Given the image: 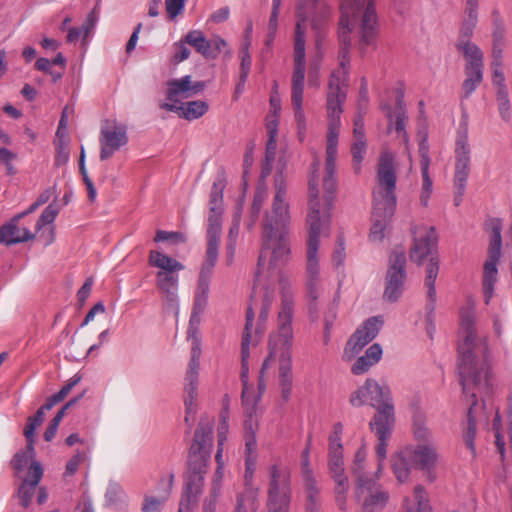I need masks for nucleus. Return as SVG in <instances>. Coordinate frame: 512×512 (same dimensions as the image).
Returning a JSON list of instances; mask_svg holds the SVG:
<instances>
[{
    "mask_svg": "<svg viewBox=\"0 0 512 512\" xmlns=\"http://www.w3.org/2000/svg\"><path fill=\"white\" fill-rule=\"evenodd\" d=\"M340 20L338 24V37L340 49L338 54L339 67L334 70L329 78L327 93L328 132L325 169L322 179L324 189V203L321 204L318 197L319 167L318 161L312 164L309 178V211L307 215L308 240H307V265L306 287L310 300L309 309H316L318 299L319 281V238L329 226V210L336 191V156L338 135L341 126L342 104L346 99V87L349 74V51L352 45L351 35L356 29L360 36L359 48L363 52L371 45L377 34V15L374 0H339Z\"/></svg>",
    "mask_w": 512,
    "mask_h": 512,
    "instance_id": "obj_1",
    "label": "nucleus"
},
{
    "mask_svg": "<svg viewBox=\"0 0 512 512\" xmlns=\"http://www.w3.org/2000/svg\"><path fill=\"white\" fill-rule=\"evenodd\" d=\"M271 209L267 210L262 222V248L258 258L257 282L264 277L275 278L279 283L281 303L277 314V327L269 336V354L263 361L258 387L265 389V371L279 357V381L281 395L285 401L292 393V345L294 317V291L290 280L282 273L290 257L291 217L287 202V187L274 186Z\"/></svg>",
    "mask_w": 512,
    "mask_h": 512,
    "instance_id": "obj_2",
    "label": "nucleus"
},
{
    "mask_svg": "<svg viewBox=\"0 0 512 512\" xmlns=\"http://www.w3.org/2000/svg\"><path fill=\"white\" fill-rule=\"evenodd\" d=\"M459 375L462 389L470 408L467 414V429L464 433L466 446L474 453L476 422L472 415L477 404L476 393H488L491 382L490 351L486 337H478L475 327V305L473 302L460 309Z\"/></svg>",
    "mask_w": 512,
    "mask_h": 512,
    "instance_id": "obj_3",
    "label": "nucleus"
},
{
    "mask_svg": "<svg viewBox=\"0 0 512 512\" xmlns=\"http://www.w3.org/2000/svg\"><path fill=\"white\" fill-rule=\"evenodd\" d=\"M331 14L330 6L324 0H300L294 38L293 74L291 80V103L299 132L305 130V113L302 109L306 72L305 29L311 21L313 29H318Z\"/></svg>",
    "mask_w": 512,
    "mask_h": 512,
    "instance_id": "obj_4",
    "label": "nucleus"
},
{
    "mask_svg": "<svg viewBox=\"0 0 512 512\" xmlns=\"http://www.w3.org/2000/svg\"><path fill=\"white\" fill-rule=\"evenodd\" d=\"M218 258L205 257L202 263L197 286L194 292L193 310L191 313L188 339L192 341L191 358L184 379V405L185 422L191 426L195 421L196 399L198 396L199 358L201 354L200 343L196 337L200 314L204 311L209 294L210 281L213 269Z\"/></svg>",
    "mask_w": 512,
    "mask_h": 512,
    "instance_id": "obj_5",
    "label": "nucleus"
},
{
    "mask_svg": "<svg viewBox=\"0 0 512 512\" xmlns=\"http://www.w3.org/2000/svg\"><path fill=\"white\" fill-rule=\"evenodd\" d=\"M411 432L414 444L406 445V454L409 455L411 466L420 471L428 483H433L439 477L443 457L422 413L413 415Z\"/></svg>",
    "mask_w": 512,
    "mask_h": 512,
    "instance_id": "obj_6",
    "label": "nucleus"
},
{
    "mask_svg": "<svg viewBox=\"0 0 512 512\" xmlns=\"http://www.w3.org/2000/svg\"><path fill=\"white\" fill-rule=\"evenodd\" d=\"M412 233L413 246L410 250V259L417 264H422V262L429 257V262L426 266L425 286L427 288L426 311L430 315L435 309V281L439 272V261L434 255L437 244V234L434 227L425 225L415 226Z\"/></svg>",
    "mask_w": 512,
    "mask_h": 512,
    "instance_id": "obj_7",
    "label": "nucleus"
},
{
    "mask_svg": "<svg viewBox=\"0 0 512 512\" xmlns=\"http://www.w3.org/2000/svg\"><path fill=\"white\" fill-rule=\"evenodd\" d=\"M365 460L366 452L359 449L351 468L356 478L355 496L362 501L361 512H378L388 503L389 494L377 483V477L366 470Z\"/></svg>",
    "mask_w": 512,
    "mask_h": 512,
    "instance_id": "obj_8",
    "label": "nucleus"
},
{
    "mask_svg": "<svg viewBox=\"0 0 512 512\" xmlns=\"http://www.w3.org/2000/svg\"><path fill=\"white\" fill-rule=\"evenodd\" d=\"M150 266L158 268L156 273V287L160 293L163 305L178 310L179 272L185 266L175 258L158 250H151L148 256Z\"/></svg>",
    "mask_w": 512,
    "mask_h": 512,
    "instance_id": "obj_9",
    "label": "nucleus"
},
{
    "mask_svg": "<svg viewBox=\"0 0 512 512\" xmlns=\"http://www.w3.org/2000/svg\"><path fill=\"white\" fill-rule=\"evenodd\" d=\"M274 294L265 292L262 298L261 309L259 313V322L255 330V337L262 335L266 329V322L268 320V316L273 304ZM253 318L254 312L251 306L247 308L246 311V324L242 337V345H241V362H242V371H241V379L243 382V390H242V402L244 406H249L251 404V411L254 410V403L250 401V393L247 386V373H248V359H249V346L252 342H256L257 339L252 336V326H253Z\"/></svg>",
    "mask_w": 512,
    "mask_h": 512,
    "instance_id": "obj_10",
    "label": "nucleus"
},
{
    "mask_svg": "<svg viewBox=\"0 0 512 512\" xmlns=\"http://www.w3.org/2000/svg\"><path fill=\"white\" fill-rule=\"evenodd\" d=\"M396 182L397 173L394 166V156L390 151L385 150L378 160L376 184L373 188V203L385 205V209L389 213L396 210Z\"/></svg>",
    "mask_w": 512,
    "mask_h": 512,
    "instance_id": "obj_11",
    "label": "nucleus"
},
{
    "mask_svg": "<svg viewBox=\"0 0 512 512\" xmlns=\"http://www.w3.org/2000/svg\"><path fill=\"white\" fill-rule=\"evenodd\" d=\"M486 227L490 233V237L488 247V258L483 266L482 286L485 303L489 304L490 300L493 297L494 286L497 282V264L501 257L502 221L498 218L489 219L486 223Z\"/></svg>",
    "mask_w": 512,
    "mask_h": 512,
    "instance_id": "obj_12",
    "label": "nucleus"
},
{
    "mask_svg": "<svg viewBox=\"0 0 512 512\" xmlns=\"http://www.w3.org/2000/svg\"><path fill=\"white\" fill-rule=\"evenodd\" d=\"M225 179L219 175L214 181L209 201V216L207 227V247L205 257L218 258L219 240L223 213V189Z\"/></svg>",
    "mask_w": 512,
    "mask_h": 512,
    "instance_id": "obj_13",
    "label": "nucleus"
},
{
    "mask_svg": "<svg viewBox=\"0 0 512 512\" xmlns=\"http://www.w3.org/2000/svg\"><path fill=\"white\" fill-rule=\"evenodd\" d=\"M290 470L286 466L273 464L267 490L268 512H289L291 502Z\"/></svg>",
    "mask_w": 512,
    "mask_h": 512,
    "instance_id": "obj_14",
    "label": "nucleus"
},
{
    "mask_svg": "<svg viewBox=\"0 0 512 512\" xmlns=\"http://www.w3.org/2000/svg\"><path fill=\"white\" fill-rule=\"evenodd\" d=\"M406 282V255L395 249L390 257L385 277L384 300L396 302L403 294Z\"/></svg>",
    "mask_w": 512,
    "mask_h": 512,
    "instance_id": "obj_15",
    "label": "nucleus"
},
{
    "mask_svg": "<svg viewBox=\"0 0 512 512\" xmlns=\"http://www.w3.org/2000/svg\"><path fill=\"white\" fill-rule=\"evenodd\" d=\"M100 160L112 157L128 143L127 126L117 120H106L102 123L99 136Z\"/></svg>",
    "mask_w": 512,
    "mask_h": 512,
    "instance_id": "obj_16",
    "label": "nucleus"
},
{
    "mask_svg": "<svg viewBox=\"0 0 512 512\" xmlns=\"http://www.w3.org/2000/svg\"><path fill=\"white\" fill-rule=\"evenodd\" d=\"M211 431L198 427L190 447L188 459V472L204 475L208 470V463L211 458Z\"/></svg>",
    "mask_w": 512,
    "mask_h": 512,
    "instance_id": "obj_17",
    "label": "nucleus"
},
{
    "mask_svg": "<svg viewBox=\"0 0 512 512\" xmlns=\"http://www.w3.org/2000/svg\"><path fill=\"white\" fill-rule=\"evenodd\" d=\"M462 54L467 62L465 67L466 79L462 90L464 97H469L483 79V53L476 44H462Z\"/></svg>",
    "mask_w": 512,
    "mask_h": 512,
    "instance_id": "obj_18",
    "label": "nucleus"
},
{
    "mask_svg": "<svg viewBox=\"0 0 512 512\" xmlns=\"http://www.w3.org/2000/svg\"><path fill=\"white\" fill-rule=\"evenodd\" d=\"M342 433L343 425L336 423L329 436L328 467L331 477L335 482H341L342 479L348 481L344 473L343 446L341 443Z\"/></svg>",
    "mask_w": 512,
    "mask_h": 512,
    "instance_id": "obj_19",
    "label": "nucleus"
},
{
    "mask_svg": "<svg viewBox=\"0 0 512 512\" xmlns=\"http://www.w3.org/2000/svg\"><path fill=\"white\" fill-rule=\"evenodd\" d=\"M395 425V417L388 418L387 416L378 415L373 417L370 421V429L378 439L376 446V455L378 459L377 470L374 475L379 478L380 472L383 468V462L387 455V442L392 435Z\"/></svg>",
    "mask_w": 512,
    "mask_h": 512,
    "instance_id": "obj_20",
    "label": "nucleus"
},
{
    "mask_svg": "<svg viewBox=\"0 0 512 512\" xmlns=\"http://www.w3.org/2000/svg\"><path fill=\"white\" fill-rule=\"evenodd\" d=\"M470 147L466 134L460 135L455 145L454 188L464 194L470 173Z\"/></svg>",
    "mask_w": 512,
    "mask_h": 512,
    "instance_id": "obj_21",
    "label": "nucleus"
},
{
    "mask_svg": "<svg viewBox=\"0 0 512 512\" xmlns=\"http://www.w3.org/2000/svg\"><path fill=\"white\" fill-rule=\"evenodd\" d=\"M368 394V404L376 408V413L373 417L378 415L395 417L394 405L391 397L389 387L380 385L373 379H367L365 382Z\"/></svg>",
    "mask_w": 512,
    "mask_h": 512,
    "instance_id": "obj_22",
    "label": "nucleus"
},
{
    "mask_svg": "<svg viewBox=\"0 0 512 512\" xmlns=\"http://www.w3.org/2000/svg\"><path fill=\"white\" fill-rule=\"evenodd\" d=\"M203 82L193 83L191 76H184L168 82L167 100L169 104L179 105L183 99L190 98L204 89Z\"/></svg>",
    "mask_w": 512,
    "mask_h": 512,
    "instance_id": "obj_23",
    "label": "nucleus"
},
{
    "mask_svg": "<svg viewBox=\"0 0 512 512\" xmlns=\"http://www.w3.org/2000/svg\"><path fill=\"white\" fill-rule=\"evenodd\" d=\"M20 216H14L0 227V243L11 246L27 242L35 238V233L19 224Z\"/></svg>",
    "mask_w": 512,
    "mask_h": 512,
    "instance_id": "obj_24",
    "label": "nucleus"
},
{
    "mask_svg": "<svg viewBox=\"0 0 512 512\" xmlns=\"http://www.w3.org/2000/svg\"><path fill=\"white\" fill-rule=\"evenodd\" d=\"M43 476V468L37 461H32L29 467L28 475L18 490L20 504L27 508L35 494L37 485Z\"/></svg>",
    "mask_w": 512,
    "mask_h": 512,
    "instance_id": "obj_25",
    "label": "nucleus"
},
{
    "mask_svg": "<svg viewBox=\"0 0 512 512\" xmlns=\"http://www.w3.org/2000/svg\"><path fill=\"white\" fill-rule=\"evenodd\" d=\"M478 22V0H466L464 17L457 43L458 50L462 53V44H473L470 38Z\"/></svg>",
    "mask_w": 512,
    "mask_h": 512,
    "instance_id": "obj_26",
    "label": "nucleus"
},
{
    "mask_svg": "<svg viewBox=\"0 0 512 512\" xmlns=\"http://www.w3.org/2000/svg\"><path fill=\"white\" fill-rule=\"evenodd\" d=\"M394 213L395 211L389 213L383 204L377 205V203H373L372 224L369 233V239L372 242H381L384 239L385 229Z\"/></svg>",
    "mask_w": 512,
    "mask_h": 512,
    "instance_id": "obj_27",
    "label": "nucleus"
},
{
    "mask_svg": "<svg viewBox=\"0 0 512 512\" xmlns=\"http://www.w3.org/2000/svg\"><path fill=\"white\" fill-rule=\"evenodd\" d=\"M160 107L164 110L175 112L179 117L189 121L200 118L208 111V104L202 100L180 103L179 105L161 103Z\"/></svg>",
    "mask_w": 512,
    "mask_h": 512,
    "instance_id": "obj_28",
    "label": "nucleus"
},
{
    "mask_svg": "<svg viewBox=\"0 0 512 512\" xmlns=\"http://www.w3.org/2000/svg\"><path fill=\"white\" fill-rule=\"evenodd\" d=\"M204 477V475L187 472V481L179 503V512H184L185 507L188 510V505L197 501L204 486Z\"/></svg>",
    "mask_w": 512,
    "mask_h": 512,
    "instance_id": "obj_29",
    "label": "nucleus"
},
{
    "mask_svg": "<svg viewBox=\"0 0 512 512\" xmlns=\"http://www.w3.org/2000/svg\"><path fill=\"white\" fill-rule=\"evenodd\" d=\"M354 142L351 147L355 169H360V164L366 153V139L364 133V123L361 115L356 116L353 129Z\"/></svg>",
    "mask_w": 512,
    "mask_h": 512,
    "instance_id": "obj_30",
    "label": "nucleus"
},
{
    "mask_svg": "<svg viewBox=\"0 0 512 512\" xmlns=\"http://www.w3.org/2000/svg\"><path fill=\"white\" fill-rule=\"evenodd\" d=\"M420 153V170L422 176V187L420 193V202L423 206H427L431 193L433 182L429 175L430 158L428 155V149L424 145L419 148Z\"/></svg>",
    "mask_w": 512,
    "mask_h": 512,
    "instance_id": "obj_31",
    "label": "nucleus"
},
{
    "mask_svg": "<svg viewBox=\"0 0 512 512\" xmlns=\"http://www.w3.org/2000/svg\"><path fill=\"white\" fill-rule=\"evenodd\" d=\"M506 45V27L504 20L498 13L493 14L492 21V57L497 61L503 57V50Z\"/></svg>",
    "mask_w": 512,
    "mask_h": 512,
    "instance_id": "obj_32",
    "label": "nucleus"
},
{
    "mask_svg": "<svg viewBox=\"0 0 512 512\" xmlns=\"http://www.w3.org/2000/svg\"><path fill=\"white\" fill-rule=\"evenodd\" d=\"M304 493H305V512H321V495L320 487L316 478H307L303 480Z\"/></svg>",
    "mask_w": 512,
    "mask_h": 512,
    "instance_id": "obj_33",
    "label": "nucleus"
},
{
    "mask_svg": "<svg viewBox=\"0 0 512 512\" xmlns=\"http://www.w3.org/2000/svg\"><path fill=\"white\" fill-rule=\"evenodd\" d=\"M382 348L379 344L371 345L365 352V355L359 357L351 367V372L355 375H361L375 365L382 357Z\"/></svg>",
    "mask_w": 512,
    "mask_h": 512,
    "instance_id": "obj_34",
    "label": "nucleus"
},
{
    "mask_svg": "<svg viewBox=\"0 0 512 512\" xmlns=\"http://www.w3.org/2000/svg\"><path fill=\"white\" fill-rule=\"evenodd\" d=\"M404 512H432L429 505L428 493L423 485H416L413 498L404 499Z\"/></svg>",
    "mask_w": 512,
    "mask_h": 512,
    "instance_id": "obj_35",
    "label": "nucleus"
},
{
    "mask_svg": "<svg viewBox=\"0 0 512 512\" xmlns=\"http://www.w3.org/2000/svg\"><path fill=\"white\" fill-rule=\"evenodd\" d=\"M382 324L383 321L381 317H371L355 331L352 337L356 338V340L365 347L377 336Z\"/></svg>",
    "mask_w": 512,
    "mask_h": 512,
    "instance_id": "obj_36",
    "label": "nucleus"
},
{
    "mask_svg": "<svg viewBox=\"0 0 512 512\" xmlns=\"http://www.w3.org/2000/svg\"><path fill=\"white\" fill-rule=\"evenodd\" d=\"M392 470L396 479L400 483L407 482L411 475V466L409 455L406 454V446H404L392 459Z\"/></svg>",
    "mask_w": 512,
    "mask_h": 512,
    "instance_id": "obj_37",
    "label": "nucleus"
},
{
    "mask_svg": "<svg viewBox=\"0 0 512 512\" xmlns=\"http://www.w3.org/2000/svg\"><path fill=\"white\" fill-rule=\"evenodd\" d=\"M245 461H250V464H253V461H257V441L255 436V431L257 428L256 422L253 420L252 415H249V418L245 421Z\"/></svg>",
    "mask_w": 512,
    "mask_h": 512,
    "instance_id": "obj_38",
    "label": "nucleus"
},
{
    "mask_svg": "<svg viewBox=\"0 0 512 512\" xmlns=\"http://www.w3.org/2000/svg\"><path fill=\"white\" fill-rule=\"evenodd\" d=\"M390 123L395 119V130L400 137L407 141V133L405 131L406 111L404 109L403 97L399 95L396 99L395 109L393 112H388Z\"/></svg>",
    "mask_w": 512,
    "mask_h": 512,
    "instance_id": "obj_39",
    "label": "nucleus"
},
{
    "mask_svg": "<svg viewBox=\"0 0 512 512\" xmlns=\"http://www.w3.org/2000/svg\"><path fill=\"white\" fill-rule=\"evenodd\" d=\"M105 500L108 505L122 508L127 506V495L123 488L116 482H110L105 493Z\"/></svg>",
    "mask_w": 512,
    "mask_h": 512,
    "instance_id": "obj_40",
    "label": "nucleus"
},
{
    "mask_svg": "<svg viewBox=\"0 0 512 512\" xmlns=\"http://www.w3.org/2000/svg\"><path fill=\"white\" fill-rule=\"evenodd\" d=\"M184 42L194 47L198 53L207 58L210 55L209 40L206 39L203 32L200 30L189 31L185 37Z\"/></svg>",
    "mask_w": 512,
    "mask_h": 512,
    "instance_id": "obj_41",
    "label": "nucleus"
},
{
    "mask_svg": "<svg viewBox=\"0 0 512 512\" xmlns=\"http://www.w3.org/2000/svg\"><path fill=\"white\" fill-rule=\"evenodd\" d=\"M45 409L40 407L35 415L30 416L27 419V424L24 429V436L26 438V441L29 442V448L32 449V444H34V436L36 429L42 425L45 418Z\"/></svg>",
    "mask_w": 512,
    "mask_h": 512,
    "instance_id": "obj_42",
    "label": "nucleus"
},
{
    "mask_svg": "<svg viewBox=\"0 0 512 512\" xmlns=\"http://www.w3.org/2000/svg\"><path fill=\"white\" fill-rule=\"evenodd\" d=\"M174 478L175 475L171 471L162 474L155 487L156 496L168 500L171 495Z\"/></svg>",
    "mask_w": 512,
    "mask_h": 512,
    "instance_id": "obj_43",
    "label": "nucleus"
},
{
    "mask_svg": "<svg viewBox=\"0 0 512 512\" xmlns=\"http://www.w3.org/2000/svg\"><path fill=\"white\" fill-rule=\"evenodd\" d=\"M59 214V208L56 204H49L42 212L36 223V232L41 230V228L47 224H51L56 219Z\"/></svg>",
    "mask_w": 512,
    "mask_h": 512,
    "instance_id": "obj_44",
    "label": "nucleus"
},
{
    "mask_svg": "<svg viewBox=\"0 0 512 512\" xmlns=\"http://www.w3.org/2000/svg\"><path fill=\"white\" fill-rule=\"evenodd\" d=\"M34 444H32V449L29 448V442H27L26 450L23 452L17 453L13 460L12 465L15 470L21 471L28 465L30 461L34 458Z\"/></svg>",
    "mask_w": 512,
    "mask_h": 512,
    "instance_id": "obj_45",
    "label": "nucleus"
},
{
    "mask_svg": "<svg viewBox=\"0 0 512 512\" xmlns=\"http://www.w3.org/2000/svg\"><path fill=\"white\" fill-rule=\"evenodd\" d=\"M335 501L337 504V507L342 510H347V492L349 489V482L344 481L343 479L341 482H335Z\"/></svg>",
    "mask_w": 512,
    "mask_h": 512,
    "instance_id": "obj_46",
    "label": "nucleus"
},
{
    "mask_svg": "<svg viewBox=\"0 0 512 512\" xmlns=\"http://www.w3.org/2000/svg\"><path fill=\"white\" fill-rule=\"evenodd\" d=\"M88 460V455L85 451H77L67 462L65 469V476L74 475L79 469L80 465Z\"/></svg>",
    "mask_w": 512,
    "mask_h": 512,
    "instance_id": "obj_47",
    "label": "nucleus"
},
{
    "mask_svg": "<svg viewBox=\"0 0 512 512\" xmlns=\"http://www.w3.org/2000/svg\"><path fill=\"white\" fill-rule=\"evenodd\" d=\"M228 418L229 412L228 409H223L219 415V426L217 429V445L224 446L227 440L228 433Z\"/></svg>",
    "mask_w": 512,
    "mask_h": 512,
    "instance_id": "obj_48",
    "label": "nucleus"
},
{
    "mask_svg": "<svg viewBox=\"0 0 512 512\" xmlns=\"http://www.w3.org/2000/svg\"><path fill=\"white\" fill-rule=\"evenodd\" d=\"M167 500L155 496V495H145L141 511L142 512H161L162 507L164 506Z\"/></svg>",
    "mask_w": 512,
    "mask_h": 512,
    "instance_id": "obj_49",
    "label": "nucleus"
},
{
    "mask_svg": "<svg viewBox=\"0 0 512 512\" xmlns=\"http://www.w3.org/2000/svg\"><path fill=\"white\" fill-rule=\"evenodd\" d=\"M269 130V139L266 143V160L267 164L274 161L275 154H276V148H277V141H276V129L272 128L271 126H268Z\"/></svg>",
    "mask_w": 512,
    "mask_h": 512,
    "instance_id": "obj_50",
    "label": "nucleus"
},
{
    "mask_svg": "<svg viewBox=\"0 0 512 512\" xmlns=\"http://www.w3.org/2000/svg\"><path fill=\"white\" fill-rule=\"evenodd\" d=\"M364 346H362L356 338H353L352 336L349 338V340L346 343V346L344 348L343 352V359L346 361L352 360L362 349Z\"/></svg>",
    "mask_w": 512,
    "mask_h": 512,
    "instance_id": "obj_51",
    "label": "nucleus"
},
{
    "mask_svg": "<svg viewBox=\"0 0 512 512\" xmlns=\"http://www.w3.org/2000/svg\"><path fill=\"white\" fill-rule=\"evenodd\" d=\"M56 154H55V165L62 166L65 165L69 160V150L67 147V144L59 139V141L56 142Z\"/></svg>",
    "mask_w": 512,
    "mask_h": 512,
    "instance_id": "obj_52",
    "label": "nucleus"
},
{
    "mask_svg": "<svg viewBox=\"0 0 512 512\" xmlns=\"http://www.w3.org/2000/svg\"><path fill=\"white\" fill-rule=\"evenodd\" d=\"M227 42L220 36H214L209 40L210 55L207 58L215 59L225 48H227Z\"/></svg>",
    "mask_w": 512,
    "mask_h": 512,
    "instance_id": "obj_53",
    "label": "nucleus"
},
{
    "mask_svg": "<svg viewBox=\"0 0 512 512\" xmlns=\"http://www.w3.org/2000/svg\"><path fill=\"white\" fill-rule=\"evenodd\" d=\"M365 384L354 391L349 399V402L354 407H360L364 404H368V394L366 392Z\"/></svg>",
    "mask_w": 512,
    "mask_h": 512,
    "instance_id": "obj_54",
    "label": "nucleus"
},
{
    "mask_svg": "<svg viewBox=\"0 0 512 512\" xmlns=\"http://www.w3.org/2000/svg\"><path fill=\"white\" fill-rule=\"evenodd\" d=\"M239 57L241 59L240 75H242V79L248 78V75H249L250 69H251V64H252L251 55H250L249 51H246V48H245V49H240Z\"/></svg>",
    "mask_w": 512,
    "mask_h": 512,
    "instance_id": "obj_55",
    "label": "nucleus"
},
{
    "mask_svg": "<svg viewBox=\"0 0 512 512\" xmlns=\"http://www.w3.org/2000/svg\"><path fill=\"white\" fill-rule=\"evenodd\" d=\"M186 0H166V11L168 16L173 19L184 9Z\"/></svg>",
    "mask_w": 512,
    "mask_h": 512,
    "instance_id": "obj_56",
    "label": "nucleus"
},
{
    "mask_svg": "<svg viewBox=\"0 0 512 512\" xmlns=\"http://www.w3.org/2000/svg\"><path fill=\"white\" fill-rule=\"evenodd\" d=\"M187 43L184 42V39L180 42H176L173 47H174V60L176 62H182L186 59H188V57L190 56V50L189 48L186 46Z\"/></svg>",
    "mask_w": 512,
    "mask_h": 512,
    "instance_id": "obj_57",
    "label": "nucleus"
},
{
    "mask_svg": "<svg viewBox=\"0 0 512 512\" xmlns=\"http://www.w3.org/2000/svg\"><path fill=\"white\" fill-rule=\"evenodd\" d=\"M267 198V191L265 188H262V187H258L256 192H255V195H254V199H253V203H252V213L257 215L261 209V207L263 206L265 200Z\"/></svg>",
    "mask_w": 512,
    "mask_h": 512,
    "instance_id": "obj_58",
    "label": "nucleus"
},
{
    "mask_svg": "<svg viewBox=\"0 0 512 512\" xmlns=\"http://www.w3.org/2000/svg\"><path fill=\"white\" fill-rule=\"evenodd\" d=\"M182 240H183V237L180 233L169 232V231H164V230H158L154 237L155 242H164V241L178 242V241H182Z\"/></svg>",
    "mask_w": 512,
    "mask_h": 512,
    "instance_id": "obj_59",
    "label": "nucleus"
},
{
    "mask_svg": "<svg viewBox=\"0 0 512 512\" xmlns=\"http://www.w3.org/2000/svg\"><path fill=\"white\" fill-rule=\"evenodd\" d=\"M224 475V467L217 466L212 479L211 493L213 497H217L221 489V481Z\"/></svg>",
    "mask_w": 512,
    "mask_h": 512,
    "instance_id": "obj_60",
    "label": "nucleus"
},
{
    "mask_svg": "<svg viewBox=\"0 0 512 512\" xmlns=\"http://www.w3.org/2000/svg\"><path fill=\"white\" fill-rule=\"evenodd\" d=\"M502 67V58L500 61L493 58L492 61V70H493V84L494 85H504L505 77L501 70Z\"/></svg>",
    "mask_w": 512,
    "mask_h": 512,
    "instance_id": "obj_61",
    "label": "nucleus"
},
{
    "mask_svg": "<svg viewBox=\"0 0 512 512\" xmlns=\"http://www.w3.org/2000/svg\"><path fill=\"white\" fill-rule=\"evenodd\" d=\"M301 473L302 479L307 480V478H315L312 468L309 463V451L305 449L302 452V463H301Z\"/></svg>",
    "mask_w": 512,
    "mask_h": 512,
    "instance_id": "obj_62",
    "label": "nucleus"
},
{
    "mask_svg": "<svg viewBox=\"0 0 512 512\" xmlns=\"http://www.w3.org/2000/svg\"><path fill=\"white\" fill-rule=\"evenodd\" d=\"M81 380V377L78 376V375H74L66 385H64L61 390L56 393L58 395V397L61 399V400H64L67 395L71 392V390L73 389V387L75 385H77Z\"/></svg>",
    "mask_w": 512,
    "mask_h": 512,
    "instance_id": "obj_63",
    "label": "nucleus"
},
{
    "mask_svg": "<svg viewBox=\"0 0 512 512\" xmlns=\"http://www.w3.org/2000/svg\"><path fill=\"white\" fill-rule=\"evenodd\" d=\"M230 16V10L228 7H222L210 15L209 20L213 23L225 22Z\"/></svg>",
    "mask_w": 512,
    "mask_h": 512,
    "instance_id": "obj_64",
    "label": "nucleus"
}]
</instances>
